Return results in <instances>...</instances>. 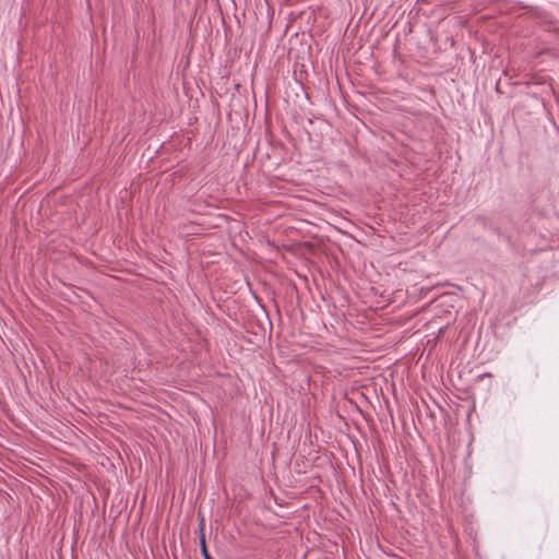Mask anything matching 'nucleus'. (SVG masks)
Returning <instances> with one entry per match:
<instances>
[{
    "instance_id": "nucleus-1",
    "label": "nucleus",
    "mask_w": 559,
    "mask_h": 559,
    "mask_svg": "<svg viewBox=\"0 0 559 559\" xmlns=\"http://www.w3.org/2000/svg\"><path fill=\"white\" fill-rule=\"evenodd\" d=\"M199 533H200L199 537H200L201 550H202L204 559H213L206 550L205 535H204V519L203 518L200 520V523H199Z\"/></svg>"
}]
</instances>
